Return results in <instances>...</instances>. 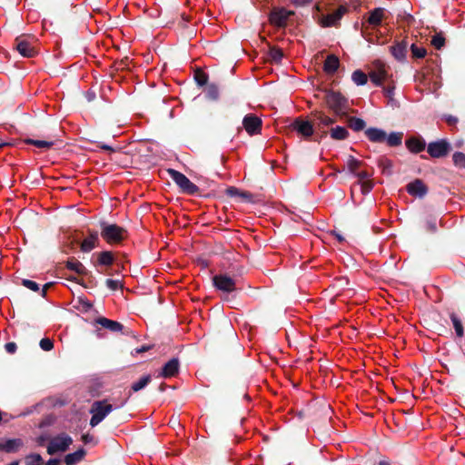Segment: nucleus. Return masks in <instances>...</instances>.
Wrapping results in <instances>:
<instances>
[{"mask_svg":"<svg viewBox=\"0 0 465 465\" xmlns=\"http://www.w3.org/2000/svg\"><path fill=\"white\" fill-rule=\"evenodd\" d=\"M368 140L371 143H386L390 147H397L401 145L403 133L402 132H391L387 134V133L377 127H370L367 128L364 132Z\"/></svg>","mask_w":465,"mask_h":465,"instance_id":"obj_1","label":"nucleus"},{"mask_svg":"<svg viewBox=\"0 0 465 465\" xmlns=\"http://www.w3.org/2000/svg\"><path fill=\"white\" fill-rule=\"evenodd\" d=\"M100 227L102 238L109 244H118L128 236L127 230L116 223L101 222Z\"/></svg>","mask_w":465,"mask_h":465,"instance_id":"obj_2","label":"nucleus"},{"mask_svg":"<svg viewBox=\"0 0 465 465\" xmlns=\"http://www.w3.org/2000/svg\"><path fill=\"white\" fill-rule=\"evenodd\" d=\"M324 99L328 107L333 111L335 115L340 117L347 116V110L349 109L348 99L341 93L327 91Z\"/></svg>","mask_w":465,"mask_h":465,"instance_id":"obj_3","label":"nucleus"},{"mask_svg":"<svg viewBox=\"0 0 465 465\" xmlns=\"http://www.w3.org/2000/svg\"><path fill=\"white\" fill-rule=\"evenodd\" d=\"M35 38L32 35H21L14 41V49H15L24 57H34L37 54L35 43Z\"/></svg>","mask_w":465,"mask_h":465,"instance_id":"obj_4","label":"nucleus"},{"mask_svg":"<svg viewBox=\"0 0 465 465\" xmlns=\"http://www.w3.org/2000/svg\"><path fill=\"white\" fill-rule=\"evenodd\" d=\"M167 172L182 193L189 195H196L199 193V187L192 183L183 173L174 169H168Z\"/></svg>","mask_w":465,"mask_h":465,"instance_id":"obj_5","label":"nucleus"},{"mask_svg":"<svg viewBox=\"0 0 465 465\" xmlns=\"http://www.w3.org/2000/svg\"><path fill=\"white\" fill-rule=\"evenodd\" d=\"M312 116L314 131H318L316 134L318 138H316L315 141L320 142V140L324 138L329 134L325 128L335 123V119L326 115L322 112L318 111L312 113Z\"/></svg>","mask_w":465,"mask_h":465,"instance_id":"obj_6","label":"nucleus"},{"mask_svg":"<svg viewBox=\"0 0 465 465\" xmlns=\"http://www.w3.org/2000/svg\"><path fill=\"white\" fill-rule=\"evenodd\" d=\"M113 410V406L107 403L106 401H94L90 409V413H92L90 425L92 427L97 426Z\"/></svg>","mask_w":465,"mask_h":465,"instance_id":"obj_7","label":"nucleus"},{"mask_svg":"<svg viewBox=\"0 0 465 465\" xmlns=\"http://www.w3.org/2000/svg\"><path fill=\"white\" fill-rule=\"evenodd\" d=\"M452 146L446 139H439L428 143L427 153L432 158H444L451 152Z\"/></svg>","mask_w":465,"mask_h":465,"instance_id":"obj_8","label":"nucleus"},{"mask_svg":"<svg viewBox=\"0 0 465 465\" xmlns=\"http://www.w3.org/2000/svg\"><path fill=\"white\" fill-rule=\"evenodd\" d=\"M289 129L295 131L303 139L309 140L314 134L312 121L305 120L302 117H296L289 125Z\"/></svg>","mask_w":465,"mask_h":465,"instance_id":"obj_9","label":"nucleus"},{"mask_svg":"<svg viewBox=\"0 0 465 465\" xmlns=\"http://www.w3.org/2000/svg\"><path fill=\"white\" fill-rule=\"evenodd\" d=\"M72 443L73 439L69 435L65 433L59 434L49 442L47 446V453L49 455H54L59 451L64 452Z\"/></svg>","mask_w":465,"mask_h":465,"instance_id":"obj_10","label":"nucleus"},{"mask_svg":"<svg viewBox=\"0 0 465 465\" xmlns=\"http://www.w3.org/2000/svg\"><path fill=\"white\" fill-rule=\"evenodd\" d=\"M213 286L223 292H232L236 291V280L226 273L216 274L213 277Z\"/></svg>","mask_w":465,"mask_h":465,"instance_id":"obj_11","label":"nucleus"},{"mask_svg":"<svg viewBox=\"0 0 465 465\" xmlns=\"http://www.w3.org/2000/svg\"><path fill=\"white\" fill-rule=\"evenodd\" d=\"M371 81L377 86H381L383 82L390 78L385 64L377 60L373 63V68L369 73Z\"/></svg>","mask_w":465,"mask_h":465,"instance_id":"obj_12","label":"nucleus"},{"mask_svg":"<svg viewBox=\"0 0 465 465\" xmlns=\"http://www.w3.org/2000/svg\"><path fill=\"white\" fill-rule=\"evenodd\" d=\"M242 126L250 135L261 134L262 121L253 114H246L242 119Z\"/></svg>","mask_w":465,"mask_h":465,"instance_id":"obj_13","label":"nucleus"},{"mask_svg":"<svg viewBox=\"0 0 465 465\" xmlns=\"http://www.w3.org/2000/svg\"><path fill=\"white\" fill-rule=\"evenodd\" d=\"M294 15L293 11H288L284 8L273 9L270 15V22L278 27L286 25L288 18Z\"/></svg>","mask_w":465,"mask_h":465,"instance_id":"obj_14","label":"nucleus"},{"mask_svg":"<svg viewBox=\"0 0 465 465\" xmlns=\"http://www.w3.org/2000/svg\"><path fill=\"white\" fill-rule=\"evenodd\" d=\"M115 258L112 252L110 251H103L97 253V261L94 263V266H104L106 267L104 272L107 275H112L113 272H111L108 267L114 264Z\"/></svg>","mask_w":465,"mask_h":465,"instance_id":"obj_15","label":"nucleus"},{"mask_svg":"<svg viewBox=\"0 0 465 465\" xmlns=\"http://www.w3.org/2000/svg\"><path fill=\"white\" fill-rule=\"evenodd\" d=\"M407 149L412 153H421L427 148L425 140L420 135H412L405 140Z\"/></svg>","mask_w":465,"mask_h":465,"instance_id":"obj_16","label":"nucleus"},{"mask_svg":"<svg viewBox=\"0 0 465 465\" xmlns=\"http://www.w3.org/2000/svg\"><path fill=\"white\" fill-rule=\"evenodd\" d=\"M406 191L412 196L423 198L428 193V187L422 180L415 179L413 182L407 184Z\"/></svg>","mask_w":465,"mask_h":465,"instance_id":"obj_17","label":"nucleus"},{"mask_svg":"<svg viewBox=\"0 0 465 465\" xmlns=\"http://www.w3.org/2000/svg\"><path fill=\"white\" fill-rule=\"evenodd\" d=\"M99 244V236L96 231H88V236L81 242L80 249L84 252H89Z\"/></svg>","mask_w":465,"mask_h":465,"instance_id":"obj_18","label":"nucleus"},{"mask_svg":"<svg viewBox=\"0 0 465 465\" xmlns=\"http://www.w3.org/2000/svg\"><path fill=\"white\" fill-rule=\"evenodd\" d=\"M180 361L177 358H173L168 361L160 372V376L163 378H171L179 372Z\"/></svg>","mask_w":465,"mask_h":465,"instance_id":"obj_19","label":"nucleus"},{"mask_svg":"<svg viewBox=\"0 0 465 465\" xmlns=\"http://www.w3.org/2000/svg\"><path fill=\"white\" fill-rule=\"evenodd\" d=\"M95 323L101 325L103 328L109 330L112 332H120L124 329L121 322L107 319L105 317H98L95 319Z\"/></svg>","mask_w":465,"mask_h":465,"instance_id":"obj_20","label":"nucleus"},{"mask_svg":"<svg viewBox=\"0 0 465 465\" xmlns=\"http://www.w3.org/2000/svg\"><path fill=\"white\" fill-rule=\"evenodd\" d=\"M348 11V8L344 5L339 6L333 13L329 14L323 20V26H332L337 24L338 21Z\"/></svg>","mask_w":465,"mask_h":465,"instance_id":"obj_21","label":"nucleus"},{"mask_svg":"<svg viewBox=\"0 0 465 465\" xmlns=\"http://www.w3.org/2000/svg\"><path fill=\"white\" fill-rule=\"evenodd\" d=\"M408 44L405 41L398 42L390 47L391 54L398 61H404L407 54Z\"/></svg>","mask_w":465,"mask_h":465,"instance_id":"obj_22","label":"nucleus"},{"mask_svg":"<svg viewBox=\"0 0 465 465\" xmlns=\"http://www.w3.org/2000/svg\"><path fill=\"white\" fill-rule=\"evenodd\" d=\"M24 442L21 439H9L5 443L0 442V450L6 453H15L23 447Z\"/></svg>","mask_w":465,"mask_h":465,"instance_id":"obj_23","label":"nucleus"},{"mask_svg":"<svg viewBox=\"0 0 465 465\" xmlns=\"http://www.w3.org/2000/svg\"><path fill=\"white\" fill-rule=\"evenodd\" d=\"M65 267L70 271L75 272L79 275L88 274V270L85 266L74 257H71L66 261Z\"/></svg>","mask_w":465,"mask_h":465,"instance_id":"obj_24","label":"nucleus"},{"mask_svg":"<svg viewBox=\"0 0 465 465\" xmlns=\"http://www.w3.org/2000/svg\"><path fill=\"white\" fill-rule=\"evenodd\" d=\"M340 66V60L335 54H329L323 64V70L328 74H333Z\"/></svg>","mask_w":465,"mask_h":465,"instance_id":"obj_25","label":"nucleus"},{"mask_svg":"<svg viewBox=\"0 0 465 465\" xmlns=\"http://www.w3.org/2000/svg\"><path fill=\"white\" fill-rule=\"evenodd\" d=\"M384 8L377 7L370 12L368 23L372 26L381 25L384 18Z\"/></svg>","mask_w":465,"mask_h":465,"instance_id":"obj_26","label":"nucleus"},{"mask_svg":"<svg viewBox=\"0 0 465 465\" xmlns=\"http://www.w3.org/2000/svg\"><path fill=\"white\" fill-rule=\"evenodd\" d=\"M85 455V450L84 448H80L76 451L65 455L64 463L66 465H75L76 463L83 460Z\"/></svg>","mask_w":465,"mask_h":465,"instance_id":"obj_27","label":"nucleus"},{"mask_svg":"<svg viewBox=\"0 0 465 465\" xmlns=\"http://www.w3.org/2000/svg\"><path fill=\"white\" fill-rule=\"evenodd\" d=\"M330 136L333 140L337 141H342L348 138L349 132L348 130L343 126H335L331 127L329 131Z\"/></svg>","mask_w":465,"mask_h":465,"instance_id":"obj_28","label":"nucleus"},{"mask_svg":"<svg viewBox=\"0 0 465 465\" xmlns=\"http://www.w3.org/2000/svg\"><path fill=\"white\" fill-rule=\"evenodd\" d=\"M450 319L453 324L457 337L462 338L464 336V327L461 319L455 312L450 313Z\"/></svg>","mask_w":465,"mask_h":465,"instance_id":"obj_29","label":"nucleus"},{"mask_svg":"<svg viewBox=\"0 0 465 465\" xmlns=\"http://www.w3.org/2000/svg\"><path fill=\"white\" fill-rule=\"evenodd\" d=\"M152 381L151 375H144L140 380L131 386V391L129 392V396H131L132 392H137L143 390L145 386H147Z\"/></svg>","mask_w":465,"mask_h":465,"instance_id":"obj_30","label":"nucleus"},{"mask_svg":"<svg viewBox=\"0 0 465 465\" xmlns=\"http://www.w3.org/2000/svg\"><path fill=\"white\" fill-rule=\"evenodd\" d=\"M348 126L354 132H360L365 129L366 123L361 118L351 116L348 118Z\"/></svg>","mask_w":465,"mask_h":465,"instance_id":"obj_31","label":"nucleus"},{"mask_svg":"<svg viewBox=\"0 0 465 465\" xmlns=\"http://www.w3.org/2000/svg\"><path fill=\"white\" fill-rule=\"evenodd\" d=\"M378 165L380 168H381L382 173L384 174L391 175L392 173L393 163L389 158H387L385 156H381L378 160Z\"/></svg>","mask_w":465,"mask_h":465,"instance_id":"obj_32","label":"nucleus"},{"mask_svg":"<svg viewBox=\"0 0 465 465\" xmlns=\"http://www.w3.org/2000/svg\"><path fill=\"white\" fill-rule=\"evenodd\" d=\"M24 142L26 144H32L41 149H49L54 144V141H43L31 138H26L24 140Z\"/></svg>","mask_w":465,"mask_h":465,"instance_id":"obj_33","label":"nucleus"},{"mask_svg":"<svg viewBox=\"0 0 465 465\" xmlns=\"http://www.w3.org/2000/svg\"><path fill=\"white\" fill-rule=\"evenodd\" d=\"M351 79L357 85H364L368 81V76L364 72L358 69L352 73Z\"/></svg>","mask_w":465,"mask_h":465,"instance_id":"obj_34","label":"nucleus"},{"mask_svg":"<svg viewBox=\"0 0 465 465\" xmlns=\"http://www.w3.org/2000/svg\"><path fill=\"white\" fill-rule=\"evenodd\" d=\"M193 78L199 86H203L208 84V74L202 69L195 70Z\"/></svg>","mask_w":465,"mask_h":465,"instance_id":"obj_35","label":"nucleus"},{"mask_svg":"<svg viewBox=\"0 0 465 465\" xmlns=\"http://www.w3.org/2000/svg\"><path fill=\"white\" fill-rule=\"evenodd\" d=\"M363 164L361 161L354 158L353 156H349L347 165L351 173L354 174L358 172V169Z\"/></svg>","mask_w":465,"mask_h":465,"instance_id":"obj_36","label":"nucleus"},{"mask_svg":"<svg viewBox=\"0 0 465 465\" xmlns=\"http://www.w3.org/2000/svg\"><path fill=\"white\" fill-rule=\"evenodd\" d=\"M268 54L269 57L275 63L281 62L282 58L283 57L282 50L276 46L270 47Z\"/></svg>","mask_w":465,"mask_h":465,"instance_id":"obj_37","label":"nucleus"},{"mask_svg":"<svg viewBox=\"0 0 465 465\" xmlns=\"http://www.w3.org/2000/svg\"><path fill=\"white\" fill-rule=\"evenodd\" d=\"M206 96L210 100H217L219 98V88L215 84H207Z\"/></svg>","mask_w":465,"mask_h":465,"instance_id":"obj_38","label":"nucleus"},{"mask_svg":"<svg viewBox=\"0 0 465 465\" xmlns=\"http://www.w3.org/2000/svg\"><path fill=\"white\" fill-rule=\"evenodd\" d=\"M452 161L455 166L465 169V153L461 152L454 153Z\"/></svg>","mask_w":465,"mask_h":465,"instance_id":"obj_39","label":"nucleus"},{"mask_svg":"<svg viewBox=\"0 0 465 465\" xmlns=\"http://www.w3.org/2000/svg\"><path fill=\"white\" fill-rule=\"evenodd\" d=\"M43 461L42 456L37 453H32L25 457V465H41Z\"/></svg>","mask_w":465,"mask_h":465,"instance_id":"obj_40","label":"nucleus"},{"mask_svg":"<svg viewBox=\"0 0 465 465\" xmlns=\"http://www.w3.org/2000/svg\"><path fill=\"white\" fill-rule=\"evenodd\" d=\"M411 51L412 57L414 58H423L427 54V51L424 47H419L414 44L411 45Z\"/></svg>","mask_w":465,"mask_h":465,"instance_id":"obj_41","label":"nucleus"},{"mask_svg":"<svg viewBox=\"0 0 465 465\" xmlns=\"http://www.w3.org/2000/svg\"><path fill=\"white\" fill-rule=\"evenodd\" d=\"M431 45L438 50L441 49V47L445 45V38L441 34H436L431 38Z\"/></svg>","mask_w":465,"mask_h":465,"instance_id":"obj_42","label":"nucleus"},{"mask_svg":"<svg viewBox=\"0 0 465 465\" xmlns=\"http://www.w3.org/2000/svg\"><path fill=\"white\" fill-rule=\"evenodd\" d=\"M129 64H130L129 58L125 57L120 61L115 62L114 68L116 71L130 70Z\"/></svg>","mask_w":465,"mask_h":465,"instance_id":"obj_43","label":"nucleus"},{"mask_svg":"<svg viewBox=\"0 0 465 465\" xmlns=\"http://www.w3.org/2000/svg\"><path fill=\"white\" fill-rule=\"evenodd\" d=\"M39 345L43 351H49L54 348V341L49 338H43Z\"/></svg>","mask_w":465,"mask_h":465,"instance_id":"obj_44","label":"nucleus"},{"mask_svg":"<svg viewBox=\"0 0 465 465\" xmlns=\"http://www.w3.org/2000/svg\"><path fill=\"white\" fill-rule=\"evenodd\" d=\"M22 284L33 292H38L40 290L39 284L32 280L24 279Z\"/></svg>","mask_w":465,"mask_h":465,"instance_id":"obj_45","label":"nucleus"},{"mask_svg":"<svg viewBox=\"0 0 465 465\" xmlns=\"http://www.w3.org/2000/svg\"><path fill=\"white\" fill-rule=\"evenodd\" d=\"M105 285L111 291H116L123 287L122 282L118 280L107 279L105 281Z\"/></svg>","mask_w":465,"mask_h":465,"instance_id":"obj_46","label":"nucleus"},{"mask_svg":"<svg viewBox=\"0 0 465 465\" xmlns=\"http://www.w3.org/2000/svg\"><path fill=\"white\" fill-rule=\"evenodd\" d=\"M361 193L363 194L369 193L373 188V183L370 180L361 182Z\"/></svg>","mask_w":465,"mask_h":465,"instance_id":"obj_47","label":"nucleus"},{"mask_svg":"<svg viewBox=\"0 0 465 465\" xmlns=\"http://www.w3.org/2000/svg\"><path fill=\"white\" fill-rule=\"evenodd\" d=\"M241 192L240 189L234 186H230L225 190L226 195L230 197H240Z\"/></svg>","mask_w":465,"mask_h":465,"instance_id":"obj_48","label":"nucleus"},{"mask_svg":"<svg viewBox=\"0 0 465 465\" xmlns=\"http://www.w3.org/2000/svg\"><path fill=\"white\" fill-rule=\"evenodd\" d=\"M394 89H395V86H394L393 83H390L387 86L383 87L384 94L387 97L391 98L394 94Z\"/></svg>","mask_w":465,"mask_h":465,"instance_id":"obj_49","label":"nucleus"},{"mask_svg":"<svg viewBox=\"0 0 465 465\" xmlns=\"http://www.w3.org/2000/svg\"><path fill=\"white\" fill-rule=\"evenodd\" d=\"M371 175H372V173H371L367 171H361V172H357L355 173V176H357L360 179V183L363 182L365 180L367 181V179H369Z\"/></svg>","mask_w":465,"mask_h":465,"instance_id":"obj_50","label":"nucleus"},{"mask_svg":"<svg viewBox=\"0 0 465 465\" xmlns=\"http://www.w3.org/2000/svg\"><path fill=\"white\" fill-rule=\"evenodd\" d=\"M5 348L8 353L13 354L16 351L17 346H16L15 342L11 341V342H7L5 345Z\"/></svg>","mask_w":465,"mask_h":465,"instance_id":"obj_51","label":"nucleus"},{"mask_svg":"<svg viewBox=\"0 0 465 465\" xmlns=\"http://www.w3.org/2000/svg\"><path fill=\"white\" fill-rule=\"evenodd\" d=\"M295 6H304L312 3L313 0H290Z\"/></svg>","mask_w":465,"mask_h":465,"instance_id":"obj_52","label":"nucleus"},{"mask_svg":"<svg viewBox=\"0 0 465 465\" xmlns=\"http://www.w3.org/2000/svg\"><path fill=\"white\" fill-rule=\"evenodd\" d=\"M240 197L242 198L245 202H252V194L247 191H242Z\"/></svg>","mask_w":465,"mask_h":465,"instance_id":"obj_53","label":"nucleus"},{"mask_svg":"<svg viewBox=\"0 0 465 465\" xmlns=\"http://www.w3.org/2000/svg\"><path fill=\"white\" fill-rule=\"evenodd\" d=\"M445 120L449 125H454L458 123V118L453 115L446 116Z\"/></svg>","mask_w":465,"mask_h":465,"instance_id":"obj_54","label":"nucleus"},{"mask_svg":"<svg viewBox=\"0 0 465 465\" xmlns=\"http://www.w3.org/2000/svg\"><path fill=\"white\" fill-rule=\"evenodd\" d=\"M427 228L430 232H435L437 231L436 222L435 221H428Z\"/></svg>","mask_w":465,"mask_h":465,"instance_id":"obj_55","label":"nucleus"},{"mask_svg":"<svg viewBox=\"0 0 465 465\" xmlns=\"http://www.w3.org/2000/svg\"><path fill=\"white\" fill-rule=\"evenodd\" d=\"M94 440V436L90 435L89 433L83 434L82 435V440L84 444L92 442Z\"/></svg>","mask_w":465,"mask_h":465,"instance_id":"obj_56","label":"nucleus"},{"mask_svg":"<svg viewBox=\"0 0 465 465\" xmlns=\"http://www.w3.org/2000/svg\"><path fill=\"white\" fill-rule=\"evenodd\" d=\"M53 285V282H47L45 283L42 290H41V296L42 297H45L46 296V292H47V290Z\"/></svg>","mask_w":465,"mask_h":465,"instance_id":"obj_57","label":"nucleus"},{"mask_svg":"<svg viewBox=\"0 0 465 465\" xmlns=\"http://www.w3.org/2000/svg\"><path fill=\"white\" fill-rule=\"evenodd\" d=\"M60 462L59 459H50L46 461L45 465H60Z\"/></svg>","mask_w":465,"mask_h":465,"instance_id":"obj_58","label":"nucleus"},{"mask_svg":"<svg viewBox=\"0 0 465 465\" xmlns=\"http://www.w3.org/2000/svg\"><path fill=\"white\" fill-rule=\"evenodd\" d=\"M98 146H99L101 149L105 150V151H108V152H112V153H113V152H114V151H115L112 146L107 145V144H104V143H100Z\"/></svg>","mask_w":465,"mask_h":465,"instance_id":"obj_59","label":"nucleus"},{"mask_svg":"<svg viewBox=\"0 0 465 465\" xmlns=\"http://www.w3.org/2000/svg\"><path fill=\"white\" fill-rule=\"evenodd\" d=\"M114 263L118 267V269L115 271L116 273L120 272L121 270L124 269L123 262L115 260Z\"/></svg>","mask_w":465,"mask_h":465,"instance_id":"obj_60","label":"nucleus"},{"mask_svg":"<svg viewBox=\"0 0 465 465\" xmlns=\"http://www.w3.org/2000/svg\"><path fill=\"white\" fill-rule=\"evenodd\" d=\"M150 349H151V346L144 345V346H142L140 348H137L135 350V351H136V353H142V352L149 351Z\"/></svg>","mask_w":465,"mask_h":465,"instance_id":"obj_61","label":"nucleus"},{"mask_svg":"<svg viewBox=\"0 0 465 465\" xmlns=\"http://www.w3.org/2000/svg\"><path fill=\"white\" fill-rule=\"evenodd\" d=\"M335 237L340 242H342L344 241V238L339 233H335Z\"/></svg>","mask_w":465,"mask_h":465,"instance_id":"obj_62","label":"nucleus"},{"mask_svg":"<svg viewBox=\"0 0 465 465\" xmlns=\"http://www.w3.org/2000/svg\"><path fill=\"white\" fill-rule=\"evenodd\" d=\"M378 465H391V463L388 460H381Z\"/></svg>","mask_w":465,"mask_h":465,"instance_id":"obj_63","label":"nucleus"},{"mask_svg":"<svg viewBox=\"0 0 465 465\" xmlns=\"http://www.w3.org/2000/svg\"><path fill=\"white\" fill-rule=\"evenodd\" d=\"M165 388H166V384H165V383H162V384L160 385V387H159V391H163L165 390Z\"/></svg>","mask_w":465,"mask_h":465,"instance_id":"obj_64","label":"nucleus"}]
</instances>
